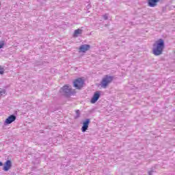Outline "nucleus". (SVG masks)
I'll return each instance as SVG.
<instances>
[{"label":"nucleus","instance_id":"nucleus-10","mask_svg":"<svg viewBox=\"0 0 175 175\" xmlns=\"http://www.w3.org/2000/svg\"><path fill=\"white\" fill-rule=\"evenodd\" d=\"M87 129H88V119H86L85 122L83 123V126H82V132H85Z\"/></svg>","mask_w":175,"mask_h":175},{"label":"nucleus","instance_id":"nucleus-6","mask_svg":"<svg viewBox=\"0 0 175 175\" xmlns=\"http://www.w3.org/2000/svg\"><path fill=\"white\" fill-rule=\"evenodd\" d=\"M16 116L11 115L5 121V124H12V122H14V121H16Z\"/></svg>","mask_w":175,"mask_h":175},{"label":"nucleus","instance_id":"nucleus-15","mask_svg":"<svg viewBox=\"0 0 175 175\" xmlns=\"http://www.w3.org/2000/svg\"><path fill=\"white\" fill-rule=\"evenodd\" d=\"M104 20H107V15H104Z\"/></svg>","mask_w":175,"mask_h":175},{"label":"nucleus","instance_id":"nucleus-11","mask_svg":"<svg viewBox=\"0 0 175 175\" xmlns=\"http://www.w3.org/2000/svg\"><path fill=\"white\" fill-rule=\"evenodd\" d=\"M158 1H149L148 5L150 6V8H154V6H157V3Z\"/></svg>","mask_w":175,"mask_h":175},{"label":"nucleus","instance_id":"nucleus-14","mask_svg":"<svg viewBox=\"0 0 175 175\" xmlns=\"http://www.w3.org/2000/svg\"><path fill=\"white\" fill-rule=\"evenodd\" d=\"M5 72V69L3 68V67L0 66V75H3Z\"/></svg>","mask_w":175,"mask_h":175},{"label":"nucleus","instance_id":"nucleus-5","mask_svg":"<svg viewBox=\"0 0 175 175\" xmlns=\"http://www.w3.org/2000/svg\"><path fill=\"white\" fill-rule=\"evenodd\" d=\"M100 97V94L98 92L94 93L93 97L90 100V103H95L98 101V99Z\"/></svg>","mask_w":175,"mask_h":175},{"label":"nucleus","instance_id":"nucleus-3","mask_svg":"<svg viewBox=\"0 0 175 175\" xmlns=\"http://www.w3.org/2000/svg\"><path fill=\"white\" fill-rule=\"evenodd\" d=\"M111 81H113V77L106 75L101 81V87H103V88H107V85H109Z\"/></svg>","mask_w":175,"mask_h":175},{"label":"nucleus","instance_id":"nucleus-2","mask_svg":"<svg viewBox=\"0 0 175 175\" xmlns=\"http://www.w3.org/2000/svg\"><path fill=\"white\" fill-rule=\"evenodd\" d=\"M59 92L62 95H65L66 96H69V95H72V94H73V92L72 91V86L69 85L63 86L60 89Z\"/></svg>","mask_w":175,"mask_h":175},{"label":"nucleus","instance_id":"nucleus-17","mask_svg":"<svg viewBox=\"0 0 175 175\" xmlns=\"http://www.w3.org/2000/svg\"><path fill=\"white\" fill-rule=\"evenodd\" d=\"M3 163L0 161V166H2Z\"/></svg>","mask_w":175,"mask_h":175},{"label":"nucleus","instance_id":"nucleus-9","mask_svg":"<svg viewBox=\"0 0 175 175\" xmlns=\"http://www.w3.org/2000/svg\"><path fill=\"white\" fill-rule=\"evenodd\" d=\"M88 50V45L84 44L80 46L79 53H85Z\"/></svg>","mask_w":175,"mask_h":175},{"label":"nucleus","instance_id":"nucleus-12","mask_svg":"<svg viewBox=\"0 0 175 175\" xmlns=\"http://www.w3.org/2000/svg\"><path fill=\"white\" fill-rule=\"evenodd\" d=\"M3 95H6V90L5 89L0 90V96H3Z\"/></svg>","mask_w":175,"mask_h":175},{"label":"nucleus","instance_id":"nucleus-8","mask_svg":"<svg viewBox=\"0 0 175 175\" xmlns=\"http://www.w3.org/2000/svg\"><path fill=\"white\" fill-rule=\"evenodd\" d=\"M81 33H83V30H81L80 29H76L74 32L73 37L78 38V36H80V35H81Z\"/></svg>","mask_w":175,"mask_h":175},{"label":"nucleus","instance_id":"nucleus-4","mask_svg":"<svg viewBox=\"0 0 175 175\" xmlns=\"http://www.w3.org/2000/svg\"><path fill=\"white\" fill-rule=\"evenodd\" d=\"M83 85H84V80L81 78H79L74 81V87L77 88V90H80V88H82Z\"/></svg>","mask_w":175,"mask_h":175},{"label":"nucleus","instance_id":"nucleus-13","mask_svg":"<svg viewBox=\"0 0 175 175\" xmlns=\"http://www.w3.org/2000/svg\"><path fill=\"white\" fill-rule=\"evenodd\" d=\"M79 117H80V111L79 110H77L76 111L75 118H79Z\"/></svg>","mask_w":175,"mask_h":175},{"label":"nucleus","instance_id":"nucleus-1","mask_svg":"<svg viewBox=\"0 0 175 175\" xmlns=\"http://www.w3.org/2000/svg\"><path fill=\"white\" fill-rule=\"evenodd\" d=\"M165 49V41L163 39H159L153 44L152 53L154 55H161Z\"/></svg>","mask_w":175,"mask_h":175},{"label":"nucleus","instance_id":"nucleus-16","mask_svg":"<svg viewBox=\"0 0 175 175\" xmlns=\"http://www.w3.org/2000/svg\"><path fill=\"white\" fill-rule=\"evenodd\" d=\"M3 47V44H0V49H2Z\"/></svg>","mask_w":175,"mask_h":175},{"label":"nucleus","instance_id":"nucleus-7","mask_svg":"<svg viewBox=\"0 0 175 175\" xmlns=\"http://www.w3.org/2000/svg\"><path fill=\"white\" fill-rule=\"evenodd\" d=\"M10 167H12V161L8 160L5 163L3 170L4 172H8Z\"/></svg>","mask_w":175,"mask_h":175}]
</instances>
